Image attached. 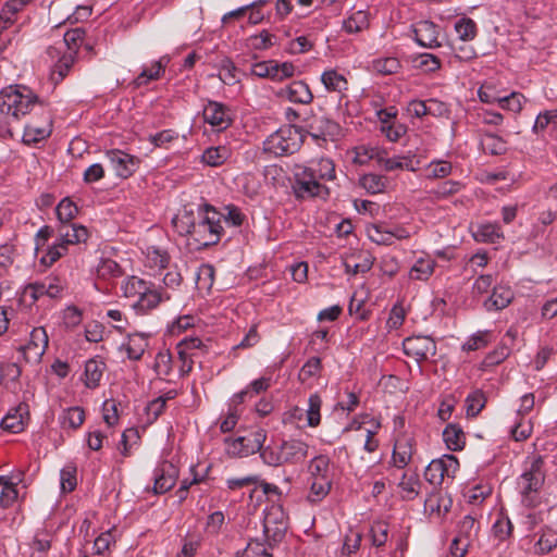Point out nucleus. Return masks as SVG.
<instances>
[{"label":"nucleus","mask_w":557,"mask_h":557,"mask_svg":"<svg viewBox=\"0 0 557 557\" xmlns=\"http://www.w3.org/2000/svg\"><path fill=\"white\" fill-rule=\"evenodd\" d=\"M122 289L125 297L137 298L133 308L141 314L148 313L160 304L171 300V294L163 287H157L154 283L138 276L126 278Z\"/></svg>","instance_id":"nucleus-1"},{"label":"nucleus","mask_w":557,"mask_h":557,"mask_svg":"<svg viewBox=\"0 0 557 557\" xmlns=\"http://www.w3.org/2000/svg\"><path fill=\"white\" fill-rule=\"evenodd\" d=\"M308 453L309 445L302 440L272 441L261 450V459L270 467L298 465L306 460Z\"/></svg>","instance_id":"nucleus-2"},{"label":"nucleus","mask_w":557,"mask_h":557,"mask_svg":"<svg viewBox=\"0 0 557 557\" xmlns=\"http://www.w3.org/2000/svg\"><path fill=\"white\" fill-rule=\"evenodd\" d=\"M222 212L209 203H198L193 238L202 246L215 245L224 234Z\"/></svg>","instance_id":"nucleus-3"},{"label":"nucleus","mask_w":557,"mask_h":557,"mask_svg":"<svg viewBox=\"0 0 557 557\" xmlns=\"http://www.w3.org/2000/svg\"><path fill=\"white\" fill-rule=\"evenodd\" d=\"M38 97L26 86H9L0 92V113L20 120L37 104Z\"/></svg>","instance_id":"nucleus-4"},{"label":"nucleus","mask_w":557,"mask_h":557,"mask_svg":"<svg viewBox=\"0 0 557 557\" xmlns=\"http://www.w3.org/2000/svg\"><path fill=\"white\" fill-rule=\"evenodd\" d=\"M302 143L304 136L297 127L283 126L267 137L263 151L275 157L288 156L297 152Z\"/></svg>","instance_id":"nucleus-5"},{"label":"nucleus","mask_w":557,"mask_h":557,"mask_svg":"<svg viewBox=\"0 0 557 557\" xmlns=\"http://www.w3.org/2000/svg\"><path fill=\"white\" fill-rule=\"evenodd\" d=\"M294 182L292 188L297 199L324 197L329 195L327 187L313 175V170L306 164H294L292 169Z\"/></svg>","instance_id":"nucleus-6"},{"label":"nucleus","mask_w":557,"mask_h":557,"mask_svg":"<svg viewBox=\"0 0 557 557\" xmlns=\"http://www.w3.org/2000/svg\"><path fill=\"white\" fill-rule=\"evenodd\" d=\"M267 431L259 428L246 436L224 440L225 451L232 458H243L260 453L264 448Z\"/></svg>","instance_id":"nucleus-7"},{"label":"nucleus","mask_w":557,"mask_h":557,"mask_svg":"<svg viewBox=\"0 0 557 557\" xmlns=\"http://www.w3.org/2000/svg\"><path fill=\"white\" fill-rule=\"evenodd\" d=\"M544 461L542 457L533 458L530 466L524 469L518 479V487L522 496V503L527 506H534L533 494H536L545 480L543 471Z\"/></svg>","instance_id":"nucleus-8"},{"label":"nucleus","mask_w":557,"mask_h":557,"mask_svg":"<svg viewBox=\"0 0 557 557\" xmlns=\"http://www.w3.org/2000/svg\"><path fill=\"white\" fill-rule=\"evenodd\" d=\"M480 523L472 515H466L457 523L456 536L450 545L453 557H465L468 547L476 539Z\"/></svg>","instance_id":"nucleus-9"},{"label":"nucleus","mask_w":557,"mask_h":557,"mask_svg":"<svg viewBox=\"0 0 557 557\" xmlns=\"http://www.w3.org/2000/svg\"><path fill=\"white\" fill-rule=\"evenodd\" d=\"M203 121L213 129L222 132L227 129L234 122L233 109L223 102L208 100L202 109Z\"/></svg>","instance_id":"nucleus-10"},{"label":"nucleus","mask_w":557,"mask_h":557,"mask_svg":"<svg viewBox=\"0 0 557 557\" xmlns=\"http://www.w3.org/2000/svg\"><path fill=\"white\" fill-rule=\"evenodd\" d=\"M459 470V461L454 455L432 460L425 469L424 476L432 485H441L445 478H455Z\"/></svg>","instance_id":"nucleus-11"},{"label":"nucleus","mask_w":557,"mask_h":557,"mask_svg":"<svg viewBox=\"0 0 557 557\" xmlns=\"http://www.w3.org/2000/svg\"><path fill=\"white\" fill-rule=\"evenodd\" d=\"M65 288V282L59 276H47L41 281L28 284L25 287L24 295L29 296L33 302L41 297L51 299L60 298Z\"/></svg>","instance_id":"nucleus-12"},{"label":"nucleus","mask_w":557,"mask_h":557,"mask_svg":"<svg viewBox=\"0 0 557 557\" xmlns=\"http://www.w3.org/2000/svg\"><path fill=\"white\" fill-rule=\"evenodd\" d=\"M250 73L260 78L271 81H283L295 73V66L290 62L278 63L275 60L260 61L251 65Z\"/></svg>","instance_id":"nucleus-13"},{"label":"nucleus","mask_w":557,"mask_h":557,"mask_svg":"<svg viewBox=\"0 0 557 557\" xmlns=\"http://www.w3.org/2000/svg\"><path fill=\"white\" fill-rule=\"evenodd\" d=\"M106 157L115 175L120 178L131 177L139 169L141 163L140 158L120 149L108 150Z\"/></svg>","instance_id":"nucleus-14"},{"label":"nucleus","mask_w":557,"mask_h":557,"mask_svg":"<svg viewBox=\"0 0 557 557\" xmlns=\"http://www.w3.org/2000/svg\"><path fill=\"white\" fill-rule=\"evenodd\" d=\"M49 345V337L45 327H34L30 332L29 341L22 346L20 350L23 352L24 359L29 363H39Z\"/></svg>","instance_id":"nucleus-15"},{"label":"nucleus","mask_w":557,"mask_h":557,"mask_svg":"<svg viewBox=\"0 0 557 557\" xmlns=\"http://www.w3.org/2000/svg\"><path fill=\"white\" fill-rule=\"evenodd\" d=\"M404 352L418 362L428 360L436 355V343L429 336L407 337L404 343Z\"/></svg>","instance_id":"nucleus-16"},{"label":"nucleus","mask_w":557,"mask_h":557,"mask_svg":"<svg viewBox=\"0 0 557 557\" xmlns=\"http://www.w3.org/2000/svg\"><path fill=\"white\" fill-rule=\"evenodd\" d=\"M414 41L424 48L441 47L438 41L440 26L431 21H420L412 26Z\"/></svg>","instance_id":"nucleus-17"},{"label":"nucleus","mask_w":557,"mask_h":557,"mask_svg":"<svg viewBox=\"0 0 557 557\" xmlns=\"http://www.w3.org/2000/svg\"><path fill=\"white\" fill-rule=\"evenodd\" d=\"M178 469L169 461H163L154 470V494H164L169 492L176 483Z\"/></svg>","instance_id":"nucleus-18"},{"label":"nucleus","mask_w":557,"mask_h":557,"mask_svg":"<svg viewBox=\"0 0 557 557\" xmlns=\"http://www.w3.org/2000/svg\"><path fill=\"white\" fill-rule=\"evenodd\" d=\"M52 133V121L48 112H44L42 120L38 123L32 121L26 124L23 134V143L26 145L37 144L48 138Z\"/></svg>","instance_id":"nucleus-19"},{"label":"nucleus","mask_w":557,"mask_h":557,"mask_svg":"<svg viewBox=\"0 0 557 557\" xmlns=\"http://www.w3.org/2000/svg\"><path fill=\"white\" fill-rule=\"evenodd\" d=\"M515 293L508 285L498 284L492 289V294L483 301V308L487 312L500 311L507 308L513 300Z\"/></svg>","instance_id":"nucleus-20"},{"label":"nucleus","mask_w":557,"mask_h":557,"mask_svg":"<svg viewBox=\"0 0 557 557\" xmlns=\"http://www.w3.org/2000/svg\"><path fill=\"white\" fill-rule=\"evenodd\" d=\"M198 205L184 206L172 219V226L181 236H193Z\"/></svg>","instance_id":"nucleus-21"},{"label":"nucleus","mask_w":557,"mask_h":557,"mask_svg":"<svg viewBox=\"0 0 557 557\" xmlns=\"http://www.w3.org/2000/svg\"><path fill=\"white\" fill-rule=\"evenodd\" d=\"M89 237L88 230L76 223H64L58 227V240L67 248L72 245L85 243Z\"/></svg>","instance_id":"nucleus-22"},{"label":"nucleus","mask_w":557,"mask_h":557,"mask_svg":"<svg viewBox=\"0 0 557 557\" xmlns=\"http://www.w3.org/2000/svg\"><path fill=\"white\" fill-rule=\"evenodd\" d=\"M28 420V405L20 404L11 409L1 420V428L12 433H20L24 430Z\"/></svg>","instance_id":"nucleus-23"},{"label":"nucleus","mask_w":557,"mask_h":557,"mask_svg":"<svg viewBox=\"0 0 557 557\" xmlns=\"http://www.w3.org/2000/svg\"><path fill=\"white\" fill-rule=\"evenodd\" d=\"M413 455V438L403 434L399 435L394 445L392 461L395 467L403 469L409 465Z\"/></svg>","instance_id":"nucleus-24"},{"label":"nucleus","mask_w":557,"mask_h":557,"mask_svg":"<svg viewBox=\"0 0 557 557\" xmlns=\"http://www.w3.org/2000/svg\"><path fill=\"white\" fill-rule=\"evenodd\" d=\"M280 95L287 98L290 102L299 104H309L313 100L309 86L302 81L292 82L281 89Z\"/></svg>","instance_id":"nucleus-25"},{"label":"nucleus","mask_w":557,"mask_h":557,"mask_svg":"<svg viewBox=\"0 0 557 557\" xmlns=\"http://www.w3.org/2000/svg\"><path fill=\"white\" fill-rule=\"evenodd\" d=\"M344 267L349 275L364 274L373 267V258L368 252L352 253L345 259Z\"/></svg>","instance_id":"nucleus-26"},{"label":"nucleus","mask_w":557,"mask_h":557,"mask_svg":"<svg viewBox=\"0 0 557 557\" xmlns=\"http://www.w3.org/2000/svg\"><path fill=\"white\" fill-rule=\"evenodd\" d=\"M148 347V336L143 333H134L127 336V342L122 345L127 358L133 361H138L144 356Z\"/></svg>","instance_id":"nucleus-27"},{"label":"nucleus","mask_w":557,"mask_h":557,"mask_svg":"<svg viewBox=\"0 0 557 557\" xmlns=\"http://www.w3.org/2000/svg\"><path fill=\"white\" fill-rule=\"evenodd\" d=\"M107 369L104 361L99 358H91L86 361L84 370V383L88 388L99 386L103 372Z\"/></svg>","instance_id":"nucleus-28"},{"label":"nucleus","mask_w":557,"mask_h":557,"mask_svg":"<svg viewBox=\"0 0 557 557\" xmlns=\"http://www.w3.org/2000/svg\"><path fill=\"white\" fill-rule=\"evenodd\" d=\"M170 59L164 55L153 62L150 67H145L141 73L134 79V85L140 87L147 85L151 81H157L163 74Z\"/></svg>","instance_id":"nucleus-29"},{"label":"nucleus","mask_w":557,"mask_h":557,"mask_svg":"<svg viewBox=\"0 0 557 557\" xmlns=\"http://www.w3.org/2000/svg\"><path fill=\"white\" fill-rule=\"evenodd\" d=\"M473 237L476 242L496 244L504 239V233L498 223H483L478 225Z\"/></svg>","instance_id":"nucleus-30"},{"label":"nucleus","mask_w":557,"mask_h":557,"mask_svg":"<svg viewBox=\"0 0 557 557\" xmlns=\"http://www.w3.org/2000/svg\"><path fill=\"white\" fill-rule=\"evenodd\" d=\"M443 440L449 450H462L466 445V434L461 426L456 423H449L443 431Z\"/></svg>","instance_id":"nucleus-31"},{"label":"nucleus","mask_w":557,"mask_h":557,"mask_svg":"<svg viewBox=\"0 0 557 557\" xmlns=\"http://www.w3.org/2000/svg\"><path fill=\"white\" fill-rule=\"evenodd\" d=\"M311 481H333L330 458L324 455L315 456L309 465Z\"/></svg>","instance_id":"nucleus-32"},{"label":"nucleus","mask_w":557,"mask_h":557,"mask_svg":"<svg viewBox=\"0 0 557 557\" xmlns=\"http://www.w3.org/2000/svg\"><path fill=\"white\" fill-rule=\"evenodd\" d=\"M306 168L312 169L313 170V175L321 183L323 181H332L336 176V174H335V164L329 158H321L319 160H312L308 164H306Z\"/></svg>","instance_id":"nucleus-33"},{"label":"nucleus","mask_w":557,"mask_h":557,"mask_svg":"<svg viewBox=\"0 0 557 557\" xmlns=\"http://www.w3.org/2000/svg\"><path fill=\"white\" fill-rule=\"evenodd\" d=\"M435 264L430 257L418 258L409 271V277L416 281H426L434 273Z\"/></svg>","instance_id":"nucleus-34"},{"label":"nucleus","mask_w":557,"mask_h":557,"mask_svg":"<svg viewBox=\"0 0 557 557\" xmlns=\"http://www.w3.org/2000/svg\"><path fill=\"white\" fill-rule=\"evenodd\" d=\"M170 263L169 253L158 247L151 246L147 248L145 265L153 271L166 269Z\"/></svg>","instance_id":"nucleus-35"},{"label":"nucleus","mask_w":557,"mask_h":557,"mask_svg":"<svg viewBox=\"0 0 557 557\" xmlns=\"http://www.w3.org/2000/svg\"><path fill=\"white\" fill-rule=\"evenodd\" d=\"M321 82L327 91L343 92L348 88L346 77L333 69L322 73Z\"/></svg>","instance_id":"nucleus-36"},{"label":"nucleus","mask_w":557,"mask_h":557,"mask_svg":"<svg viewBox=\"0 0 557 557\" xmlns=\"http://www.w3.org/2000/svg\"><path fill=\"white\" fill-rule=\"evenodd\" d=\"M557 547V532L552 528L541 531L537 542L534 544L536 555H546Z\"/></svg>","instance_id":"nucleus-37"},{"label":"nucleus","mask_w":557,"mask_h":557,"mask_svg":"<svg viewBox=\"0 0 557 557\" xmlns=\"http://www.w3.org/2000/svg\"><path fill=\"white\" fill-rule=\"evenodd\" d=\"M387 184V177L374 173L364 174L359 180V185L372 195L383 193Z\"/></svg>","instance_id":"nucleus-38"},{"label":"nucleus","mask_w":557,"mask_h":557,"mask_svg":"<svg viewBox=\"0 0 557 557\" xmlns=\"http://www.w3.org/2000/svg\"><path fill=\"white\" fill-rule=\"evenodd\" d=\"M369 27V14L359 10L344 21L343 28L348 34H357Z\"/></svg>","instance_id":"nucleus-39"},{"label":"nucleus","mask_w":557,"mask_h":557,"mask_svg":"<svg viewBox=\"0 0 557 557\" xmlns=\"http://www.w3.org/2000/svg\"><path fill=\"white\" fill-rule=\"evenodd\" d=\"M59 420L62 428L77 430L85 421V411L81 407H71L62 412Z\"/></svg>","instance_id":"nucleus-40"},{"label":"nucleus","mask_w":557,"mask_h":557,"mask_svg":"<svg viewBox=\"0 0 557 557\" xmlns=\"http://www.w3.org/2000/svg\"><path fill=\"white\" fill-rule=\"evenodd\" d=\"M338 129V125L327 119H321L317 121L314 124L310 125L309 134L317 141L319 139L326 140V137L333 136Z\"/></svg>","instance_id":"nucleus-41"},{"label":"nucleus","mask_w":557,"mask_h":557,"mask_svg":"<svg viewBox=\"0 0 557 557\" xmlns=\"http://www.w3.org/2000/svg\"><path fill=\"white\" fill-rule=\"evenodd\" d=\"M454 28L458 35V38L462 41H472L478 36L476 23L467 16L456 21Z\"/></svg>","instance_id":"nucleus-42"},{"label":"nucleus","mask_w":557,"mask_h":557,"mask_svg":"<svg viewBox=\"0 0 557 557\" xmlns=\"http://www.w3.org/2000/svg\"><path fill=\"white\" fill-rule=\"evenodd\" d=\"M373 72L381 75L396 74L400 67V61L395 57H385L374 59L371 63Z\"/></svg>","instance_id":"nucleus-43"},{"label":"nucleus","mask_w":557,"mask_h":557,"mask_svg":"<svg viewBox=\"0 0 557 557\" xmlns=\"http://www.w3.org/2000/svg\"><path fill=\"white\" fill-rule=\"evenodd\" d=\"M67 251H69V248L57 239L52 246L40 250V252H41V256L39 259L40 263L44 264L45 267H51L60 258L65 256L67 253Z\"/></svg>","instance_id":"nucleus-44"},{"label":"nucleus","mask_w":557,"mask_h":557,"mask_svg":"<svg viewBox=\"0 0 557 557\" xmlns=\"http://www.w3.org/2000/svg\"><path fill=\"white\" fill-rule=\"evenodd\" d=\"M483 150L492 156H500L507 151L506 141L492 133H485L481 140Z\"/></svg>","instance_id":"nucleus-45"},{"label":"nucleus","mask_w":557,"mask_h":557,"mask_svg":"<svg viewBox=\"0 0 557 557\" xmlns=\"http://www.w3.org/2000/svg\"><path fill=\"white\" fill-rule=\"evenodd\" d=\"M96 273L99 278L111 281L122 276L123 270L116 261L102 259L97 265Z\"/></svg>","instance_id":"nucleus-46"},{"label":"nucleus","mask_w":557,"mask_h":557,"mask_svg":"<svg viewBox=\"0 0 557 557\" xmlns=\"http://www.w3.org/2000/svg\"><path fill=\"white\" fill-rule=\"evenodd\" d=\"M230 157V150L224 146L209 147L202 153V161L209 166L222 165Z\"/></svg>","instance_id":"nucleus-47"},{"label":"nucleus","mask_w":557,"mask_h":557,"mask_svg":"<svg viewBox=\"0 0 557 557\" xmlns=\"http://www.w3.org/2000/svg\"><path fill=\"white\" fill-rule=\"evenodd\" d=\"M322 399L318 393H313L308 398V408L306 410L307 422L310 428H317L321 423Z\"/></svg>","instance_id":"nucleus-48"},{"label":"nucleus","mask_w":557,"mask_h":557,"mask_svg":"<svg viewBox=\"0 0 557 557\" xmlns=\"http://www.w3.org/2000/svg\"><path fill=\"white\" fill-rule=\"evenodd\" d=\"M75 62V55L73 53L63 54L59 61L54 64L51 78L54 83H60L69 74Z\"/></svg>","instance_id":"nucleus-49"},{"label":"nucleus","mask_w":557,"mask_h":557,"mask_svg":"<svg viewBox=\"0 0 557 557\" xmlns=\"http://www.w3.org/2000/svg\"><path fill=\"white\" fill-rule=\"evenodd\" d=\"M420 484L419 475L414 471H408L403 474L398 485L408 498H413L419 493Z\"/></svg>","instance_id":"nucleus-50"},{"label":"nucleus","mask_w":557,"mask_h":557,"mask_svg":"<svg viewBox=\"0 0 557 557\" xmlns=\"http://www.w3.org/2000/svg\"><path fill=\"white\" fill-rule=\"evenodd\" d=\"M76 472V466L73 463H67L62 468L60 472V487L63 493H70L75 490L77 484Z\"/></svg>","instance_id":"nucleus-51"},{"label":"nucleus","mask_w":557,"mask_h":557,"mask_svg":"<svg viewBox=\"0 0 557 557\" xmlns=\"http://www.w3.org/2000/svg\"><path fill=\"white\" fill-rule=\"evenodd\" d=\"M55 212L60 224L71 223L78 213V208L72 200L64 198L57 206Z\"/></svg>","instance_id":"nucleus-52"},{"label":"nucleus","mask_w":557,"mask_h":557,"mask_svg":"<svg viewBox=\"0 0 557 557\" xmlns=\"http://www.w3.org/2000/svg\"><path fill=\"white\" fill-rule=\"evenodd\" d=\"M367 233L369 239L377 245H393L388 227L384 224L372 225L368 227Z\"/></svg>","instance_id":"nucleus-53"},{"label":"nucleus","mask_w":557,"mask_h":557,"mask_svg":"<svg viewBox=\"0 0 557 557\" xmlns=\"http://www.w3.org/2000/svg\"><path fill=\"white\" fill-rule=\"evenodd\" d=\"M491 337L490 331H479L462 345V350L474 351L484 348L491 342Z\"/></svg>","instance_id":"nucleus-54"},{"label":"nucleus","mask_w":557,"mask_h":557,"mask_svg":"<svg viewBox=\"0 0 557 557\" xmlns=\"http://www.w3.org/2000/svg\"><path fill=\"white\" fill-rule=\"evenodd\" d=\"M372 545L380 548L385 545L388 539V524L384 521H376L370 529Z\"/></svg>","instance_id":"nucleus-55"},{"label":"nucleus","mask_w":557,"mask_h":557,"mask_svg":"<svg viewBox=\"0 0 557 557\" xmlns=\"http://www.w3.org/2000/svg\"><path fill=\"white\" fill-rule=\"evenodd\" d=\"M331 486V481H311L308 500L311 503H318L322 500L330 493Z\"/></svg>","instance_id":"nucleus-56"},{"label":"nucleus","mask_w":557,"mask_h":557,"mask_svg":"<svg viewBox=\"0 0 557 557\" xmlns=\"http://www.w3.org/2000/svg\"><path fill=\"white\" fill-rule=\"evenodd\" d=\"M380 158V152L376 148L370 146H358L354 149L352 161L357 164H366L372 159Z\"/></svg>","instance_id":"nucleus-57"},{"label":"nucleus","mask_w":557,"mask_h":557,"mask_svg":"<svg viewBox=\"0 0 557 557\" xmlns=\"http://www.w3.org/2000/svg\"><path fill=\"white\" fill-rule=\"evenodd\" d=\"M321 359L319 357H311L306 361L299 371V380L305 383L313 376H317L321 371Z\"/></svg>","instance_id":"nucleus-58"},{"label":"nucleus","mask_w":557,"mask_h":557,"mask_svg":"<svg viewBox=\"0 0 557 557\" xmlns=\"http://www.w3.org/2000/svg\"><path fill=\"white\" fill-rule=\"evenodd\" d=\"M224 213H222V223L225 222L228 225L232 226H242L243 223L246 221V215L242 212V210L234 206L228 205L224 207Z\"/></svg>","instance_id":"nucleus-59"},{"label":"nucleus","mask_w":557,"mask_h":557,"mask_svg":"<svg viewBox=\"0 0 557 557\" xmlns=\"http://www.w3.org/2000/svg\"><path fill=\"white\" fill-rule=\"evenodd\" d=\"M85 37V30L81 27L67 30L64 34V44L66 45L67 49L70 50L69 53L76 54L81 44L83 42Z\"/></svg>","instance_id":"nucleus-60"},{"label":"nucleus","mask_w":557,"mask_h":557,"mask_svg":"<svg viewBox=\"0 0 557 557\" xmlns=\"http://www.w3.org/2000/svg\"><path fill=\"white\" fill-rule=\"evenodd\" d=\"M263 533L265 537V543L269 548H273L277 543H280L285 536V528L283 527H270V521L267 519L263 525Z\"/></svg>","instance_id":"nucleus-61"},{"label":"nucleus","mask_w":557,"mask_h":557,"mask_svg":"<svg viewBox=\"0 0 557 557\" xmlns=\"http://www.w3.org/2000/svg\"><path fill=\"white\" fill-rule=\"evenodd\" d=\"M428 177L430 178H443L451 173L453 166L449 161L437 160L432 161L428 165Z\"/></svg>","instance_id":"nucleus-62"},{"label":"nucleus","mask_w":557,"mask_h":557,"mask_svg":"<svg viewBox=\"0 0 557 557\" xmlns=\"http://www.w3.org/2000/svg\"><path fill=\"white\" fill-rule=\"evenodd\" d=\"M178 138V134L173 129H164L149 136V141L159 148H169V145Z\"/></svg>","instance_id":"nucleus-63"},{"label":"nucleus","mask_w":557,"mask_h":557,"mask_svg":"<svg viewBox=\"0 0 557 557\" xmlns=\"http://www.w3.org/2000/svg\"><path fill=\"white\" fill-rule=\"evenodd\" d=\"M509 354L510 349L506 345L497 347L494 351L486 355V357L482 361L483 369H487L499 364L509 356Z\"/></svg>","instance_id":"nucleus-64"}]
</instances>
